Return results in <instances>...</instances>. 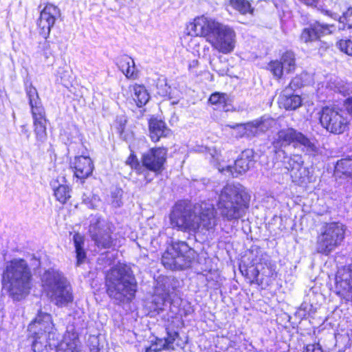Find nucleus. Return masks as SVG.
<instances>
[{
    "label": "nucleus",
    "instance_id": "49530a36",
    "mask_svg": "<svg viewBox=\"0 0 352 352\" xmlns=\"http://www.w3.org/2000/svg\"><path fill=\"white\" fill-rule=\"evenodd\" d=\"M209 50H210V48H209V47H208V46H206V47L204 48V51H206V50L209 51Z\"/></svg>",
    "mask_w": 352,
    "mask_h": 352
},
{
    "label": "nucleus",
    "instance_id": "aec40b11",
    "mask_svg": "<svg viewBox=\"0 0 352 352\" xmlns=\"http://www.w3.org/2000/svg\"><path fill=\"white\" fill-rule=\"evenodd\" d=\"M255 152L252 148H245L241 152L232 166H227L226 170L232 173L241 175L246 173L254 164Z\"/></svg>",
    "mask_w": 352,
    "mask_h": 352
},
{
    "label": "nucleus",
    "instance_id": "ea45409f",
    "mask_svg": "<svg viewBox=\"0 0 352 352\" xmlns=\"http://www.w3.org/2000/svg\"><path fill=\"white\" fill-rule=\"evenodd\" d=\"M302 352H324L320 342L306 344L302 349Z\"/></svg>",
    "mask_w": 352,
    "mask_h": 352
},
{
    "label": "nucleus",
    "instance_id": "9b49d317",
    "mask_svg": "<svg viewBox=\"0 0 352 352\" xmlns=\"http://www.w3.org/2000/svg\"><path fill=\"white\" fill-rule=\"evenodd\" d=\"M258 265H261L260 270L251 266L241 270L242 274L250 280L249 284L250 285L253 284L261 286L271 285L278 275L276 263L268 258H261L259 260Z\"/></svg>",
    "mask_w": 352,
    "mask_h": 352
},
{
    "label": "nucleus",
    "instance_id": "58836bf2",
    "mask_svg": "<svg viewBox=\"0 0 352 352\" xmlns=\"http://www.w3.org/2000/svg\"><path fill=\"white\" fill-rule=\"evenodd\" d=\"M165 348L162 344V339L156 338L152 341L149 346L146 348L145 352H163Z\"/></svg>",
    "mask_w": 352,
    "mask_h": 352
},
{
    "label": "nucleus",
    "instance_id": "f03ea898",
    "mask_svg": "<svg viewBox=\"0 0 352 352\" xmlns=\"http://www.w3.org/2000/svg\"><path fill=\"white\" fill-rule=\"evenodd\" d=\"M184 200L177 201L169 214L171 228L182 232L196 234L202 232H213L218 225L217 211L213 205L201 204L198 210Z\"/></svg>",
    "mask_w": 352,
    "mask_h": 352
},
{
    "label": "nucleus",
    "instance_id": "cd10ccee",
    "mask_svg": "<svg viewBox=\"0 0 352 352\" xmlns=\"http://www.w3.org/2000/svg\"><path fill=\"white\" fill-rule=\"evenodd\" d=\"M53 195L55 200L64 206L70 204L72 197V188L68 184H58L53 188Z\"/></svg>",
    "mask_w": 352,
    "mask_h": 352
},
{
    "label": "nucleus",
    "instance_id": "423d86ee",
    "mask_svg": "<svg viewBox=\"0 0 352 352\" xmlns=\"http://www.w3.org/2000/svg\"><path fill=\"white\" fill-rule=\"evenodd\" d=\"M54 329L52 315L39 309L27 329V339L31 342L33 352H51L52 346L49 340Z\"/></svg>",
    "mask_w": 352,
    "mask_h": 352
},
{
    "label": "nucleus",
    "instance_id": "412c9836",
    "mask_svg": "<svg viewBox=\"0 0 352 352\" xmlns=\"http://www.w3.org/2000/svg\"><path fill=\"white\" fill-rule=\"evenodd\" d=\"M31 114L36 140L39 143H43L47 139V125L49 122L45 109L31 111Z\"/></svg>",
    "mask_w": 352,
    "mask_h": 352
},
{
    "label": "nucleus",
    "instance_id": "b1692460",
    "mask_svg": "<svg viewBox=\"0 0 352 352\" xmlns=\"http://www.w3.org/2000/svg\"><path fill=\"white\" fill-rule=\"evenodd\" d=\"M116 63L127 79L136 80L139 78L140 72L135 68V62L131 56L122 54L117 57Z\"/></svg>",
    "mask_w": 352,
    "mask_h": 352
},
{
    "label": "nucleus",
    "instance_id": "1a4fd4ad",
    "mask_svg": "<svg viewBox=\"0 0 352 352\" xmlns=\"http://www.w3.org/2000/svg\"><path fill=\"white\" fill-rule=\"evenodd\" d=\"M346 232V225L339 221L323 223L316 236V252L321 255L329 256L333 251L344 243Z\"/></svg>",
    "mask_w": 352,
    "mask_h": 352
},
{
    "label": "nucleus",
    "instance_id": "2f4dec72",
    "mask_svg": "<svg viewBox=\"0 0 352 352\" xmlns=\"http://www.w3.org/2000/svg\"><path fill=\"white\" fill-rule=\"evenodd\" d=\"M25 92L28 98L30 111L44 109L36 87L30 85L26 87Z\"/></svg>",
    "mask_w": 352,
    "mask_h": 352
},
{
    "label": "nucleus",
    "instance_id": "2eb2a0df",
    "mask_svg": "<svg viewBox=\"0 0 352 352\" xmlns=\"http://www.w3.org/2000/svg\"><path fill=\"white\" fill-rule=\"evenodd\" d=\"M336 294L346 302L352 301V263L340 267L335 276Z\"/></svg>",
    "mask_w": 352,
    "mask_h": 352
},
{
    "label": "nucleus",
    "instance_id": "a878e982",
    "mask_svg": "<svg viewBox=\"0 0 352 352\" xmlns=\"http://www.w3.org/2000/svg\"><path fill=\"white\" fill-rule=\"evenodd\" d=\"M129 89L132 91L131 96L138 107H142L148 102L150 96L144 85L134 83Z\"/></svg>",
    "mask_w": 352,
    "mask_h": 352
},
{
    "label": "nucleus",
    "instance_id": "bb28decb",
    "mask_svg": "<svg viewBox=\"0 0 352 352\" xmlns=\"http://www.w3.org/2000/svg\"><path fill=\"white\" fill-rule=\"evenodd\" d=\"M333 172L339 178L352 179V157L346 156L338 160L334 166Z\"/></svg>",
    "mask_w": 352,
    "mask_h": 352
},
{
    "label": "nucleus",
    "instance_id": "473e14b6",
    "mask_svg": "<svg viewBox=\"0 0 352 352\" xmlns=\"http://www.w3.org/2000/svg\"><path fill=\"white\" fill-rule=\"evenodd\" d=\"M166 337L164 338V342L162 344L166 350H175V347L173 346L175 342L180 340L179 333L177 331H166ZM176 346L178 348L184 349V344H180L179 342H176Z\"/></svg>",
    "mask_w": 352,
    "mask_h": 352
},
{
    "label": "nucleus",
    "instance_id": "f3484780",
    "mask_svg": "<svg viewBox=\"0 0 352 352\" xmlns=\"http://www.w3.org/2000/svg\"><path fill=\"white\" fill-rule=\"evenodd\" d=\"M90 237L95 245L101 249H110L116 246V239L113 236V230L109 224L100 225L97 221L90 226Z\"/></svg>",
    "mask_w": 352,
    "mask_h": 352
},
{
    "label": "nucleus",
    "instance_id": "4c0bfd02",
    "mask_svg": "<svg viewBox=\"0 0 352 352\" xmlns=\"http://www.w3.org/2000/svg\"><path fill=\"white\" fill-rule=\"evenodd\" d=\"M336 45L341 52L349 56H352V41L351 39H340Z\"/></svg>",
    "mask_w": 352,
    "mask_h": 352
},
{
    "label": "nucleus",
    "instance_id": "0eeeda50",
    "mask_svg": "<svg viewBox=\"0 0 352 352\" xmlns=\"http://www.w3.org/2000/svg\"><path fill=\"white\" fill-rule=\"evenodd\" d=\"M9 283L10 295L19 300L29 294L31 288L32 273L23 259L11 261L3 273Z\"/></svg>",
    "mask_w": 352,
    "mask_h": 352
},
{
    "label": "nucleus",
    "instance_id": "a211bd4d",
    "mask_svg": "<svg viewBox=\"0 0 352 352\" xmlns=\"http://www.w3.org/2000/svg\"><path fill=\"white\" fill-rule=\"evenodd\" d=\"M148 137L151 141L156 144L162 138L171 135L172 131L166 122L155 116H151L148 120Z\"/></svg>",
    "mask_w": 352,
    "mask_h": 352
},
{
    "label": "nucleus",
    "instance_id": "ddd939ff",
    "mask_svg": "<svg viewBox=\"0 0 352 352\" xmlns=\"http://www.w3.org/2000/svg\"><path fill=\"white\" fill-rule=\"evenodd\" d=\"M296 68V54L292 50L285 51L279 58L270 60L266 66V69L278 81L284 79L287 75L294 74Z\"/></svg>",
    "mask_w": 352,
    "mask_h": 352
},
{
    "label": "nucleus",
    "instance_id": "79ce46f5",
    "mask_svg": "<svg viewBox=\"0 0 352 352\" xmlns=\"http://www.w3.org/2000/svg\"><path fill=\"white\" fill-rule=\"evenodd\" d=\"M347 112L352 116V96L346 98L344 101Z\"/></svg>",
    "mask_w": 352,
    "mask_h": 352
},
{
    "label": "nucleus",
    "instance_id": "dca6fc26",
    "mask_svg": "<svg viewBox=\"0 0 352 352\" xmlns=\"http://www.w3.org/2000/svg\"><path fill=\"white\" fill-rule=\"evenodd\" d=\"M336 27L333 24H327L315 21L304 28L299 35L300 42L311 44L321 41L322 38L333 34Z\"/></svg>",
    "mask_w": 352,
    "mask_h": 352
},
{
    "label": "nucleus",
    "instance_id": "a19ab883",
    "mask_svg": "<svg viewBox=\"0 0 352 352\" xmlns=\"http://www.w3.org/2000/svg\"><path fill=\"white\" fill-rule=\"evenodd\" d=\"M127 124V120L126 119H119L116 121V129L117 133L120 135H122L125 131L126 126Z\"/></svg>",
    "mask_w": 352,
    "mask_h": 352
},
{
    "label": "nucleus",
    "instance_id": "f8f14e48",
    "mask_svg": "<svg viewBox=\"0 0 352 352\" xmlns=\"http://www.w3.org/2000/svg\"><path fill=\"white\" fill-rule=\"evenodd\" d=\"M274 144L279 146H287L292 145L294 148L302 146L306 152L311 155H316L318 152L316 144L302 132L294 128L287 127L279 130Z\"/></svg>",
    "mask_w": 352,
    "mask_h": 352
},
{
    "label": "nucleus",
    "instance_id": "6ab92c4d",
    "mask_svg": "<svg viewBox=\"0 0 352 352\" xmlns=\"http://www.w3.org/2000/svg\"><path fill=\"white\" fill-rule=\"evenodd\" d=\"M71 168L74 173V177L84 183L86 179L91 176L94 164L89 156L78 155L74 157Z\"/></svg>",
    "mask_w": 352,
    "mask_h": 352
},
{
    "label": "nucleus",
    "instance_id": "5701e85b",
    "mask_svg": "<svg viewBox=\"0 0 352 352\" xmlns=\"http://www.w3.org/2000/svg\"><path fill=\"white\" fill-rule=\"evenodd\" d=\"M176 255L181 261L180 263L184 264V268L189 267L194 258L195 251L191 248L187 242L182 241H177L172 243L170 245Z\"/></svg>",
    "mask_w": 352,
    "mask_h": 352
},
{
    "label": "nucleus",
    "instance_id": "f257e3e1",
    "mask_svg": "<svg viewBox=\"0 0 352 352\" xmlns=\"http://www.w3.org/2000/svg\"><path fill=\"white\" fill-rule=\"evenodd\" d=\"M187 28L193 34L188 32L184 39L186 41V47L192 52H199L197 36L204 38L214 50L223 54H231L235 49L236 34L234 28L215 18L206 14L195 16Z\"/></svg>",
    "mask_w": 352,
    "mask_h": 352
},
{
    "label": "nucleus",
    "instance_id": "39448f33",
    "mask_svg": "<svg viewBox=\"0 0 352 352\" xmlns=\"http://www.w3.org/2000/svg\"><path fill=\"white\" fill-rule=\"evenodd\" d=\"M250 206V199L242 190L234 184H226L221 190L217 206L223 220L238 221L243 217Z\"/></svg>",
    "mask_w": 352,
    "mask_h": 352
},
{
    "label": "nucleus",
    "instance_id": "c03bdc74",
    "mask_svg": "<svg viewBox=\"0 0 352 352\" xmlns=\"http://www.w3.org/2000/svg\"><path fill=\"white\" fill-rule=\"evenodd\" d=\"M244 126L243 124H235L233 125H228V126L232 129H238V128H239L241 126Z\"/></svg>",
    "mask_w": 352,
    "mask_h": 352
},
{
    "label": "nucleus",
    "instance_id": "393cba45",
    "mask_svg": "<svg viewBox=\"0 0 352 352\" xmlns=\"http://www.w3.org/2000/svg\"><path fill=\"white\" fill-rule=\"evenodd\" d=\"M208 104L214 106L216 109H220L225 112L234 111L232 100L226 93L219 91L212 93L208 99Z\"/></svg>",
    "mask_w": 352,
    "mask_h": 352
},
{
    "label": "nucleus",
    "instance_id": "20e7f679",
    "mask_svg": "<svg viewBox=\"0 0 352 352\" xmlns=\"http://www.w3.org/2000/svg\"><path fill=\"white\" fill-rule=\"evenodd\" d=\"M105 292L110 298L123 300L134 298L137 281L131 267L118 262L104 273Z\"/></svg>",
    "mask_w": 352,
    "mask_h": 352
},
{
    "label": "nucleus",
    "instance_id": "7ed1b4c3",
    "mask_svg": "<svg viewBox=\"0 0 352 352\" xmlns=\"http://www.w3.org/2000/svg\"><path fill=\"white\" fill-rule=\"evenodd\" d=\"M168 151L167 147L153 146L143 153L140 160L135 151L131 149L124 164L135 172L138 180L146 185L153 180L151 173L158 176L165 170Z\"/></svg>",
    "mask_w": 352,
    "mask_h": 352
},
{
    "label": "nucleus",
    "instance_id": "e433bc0d",
    "mask_svg": "<svg viewBox=\"0 0 352 352\" xmlns=\"http://www.w3.org/2000/svg\"><path fill=\"white\" fill-rule=\"evenodd\" d=\"M304 82L305 81L302 77L300 75L297 74L291 78L289 82L284 88L295 91L302 88L304 86Z\"/></svg>",
    "mask_w": 352,
    "mask_h": 352
},
{
    "label": "nucleus",
    "instance_id": "c9c22d12",
    "mask_svg": "<svg viewBox=\"0 0 352 352\" xmlns=\"http://www.w3.org/2000/svg\"><path fill=\"white\" fill-rule=\"evenodd\" d=\"M340 23L344 25V28L352 29V6L347 8L345 12L340 16Z\"/></svg>",
    "mask_w": 352,
    "mask_h": 352
},
{
    "label": "nucleus",
    "instance_id": "4468645a",
    "mask_svg": "<svg viewBox=\"0 0 352 352\" xmlns=\"http://www.w3.org/2000/svg\"><path fill=\"white\" fill-rule=\"evenodd\" d=\"M60 17L61 11L57 6L49 2L45 3L36 21V27L39 34L43 38L47 39L50 36L51 30L54 26L56 20Z\"/></svg>",
    "mask_w": 352,
    "mask_h": 352
},
{
    "label": "nucleus",
    "instance_id": "72a5a7b5",
    "mask_svg": "<svg viewBox=\"0 0 352 352\" xmlns=\"http://www.w3.org/2000/svg\"><path fill=\"white\" fill-rule=\"evenodd\" d=\"M184 325L182 316L176 313L174 316L168 317L165 325L166 331H175V329L182 327Z\"/></svg>",
    "mask_w": 352,
    "mask_h": 352
},
{
    "label": "nucleus",
    "instance_id": "a18cd8bd",
    "mask_svg": "<svg viewBox=\"0 0 352 352\" xmlns=\"http://www.w3.org/2000/svg\"><path fill=\"white\" fill-rule=\"evenodd\" d=\"M64 352H78V351L76 349H69L68 351H67V350L64 351Z\"/></svg>",
    "mask_w": 352,
    "mask_h": 352
},
{
    "label": "nucleus",
    "instance_id": "7c9ffc66",
    "mask_svg": "<svg viewBox=\"0 0 352 352\" xmlns=\"http://www.w3.org/2000/svg\"><path fill=\"white\" fill-rule=\"evenodd\" d=\"M228 3L234 10L241 15H254L255 8L250 0H229Z\"/></svg>",
    "mask_w": 352,
    "mask_h": 352
},
{
    "label": "nucleus",
    "instance_id": "c85d7f7f",
    "mask_svg": "<svg viewBox=\"0 0 352 352\" xmlns=\"http://www.w3.org/2000/svg\"><path fill=\"white\" fill-rule=\"evenodd\" d=\"M172 249L168 246L162 256V263L168 269L173 270H184V264L180 263L178 257H176L175 254Z\"/></svg>",
    "mask_w": 352,
    "mask_h": 352
},
{
    "label": "nucleus",
    "instance_id": "4be33fe9",
    "mask_svg": "<svg viewBox=\"0 0 352 352\" xmlns=\"http://www.w3.org/2000/svg\"><path fill=\"white\" fill-rule=\"evenodd\" d=\"M278 104L285 111H295L302 104L301 96L289 92V89L283 88L278 98Z\"/></svg>",
    "mask_w": 352,
    "mask_h": 352
},
{
    "label": "nucleus",
    "instance_id": "f704fd0d",
    "mask_svg": "<svg viewBox=\"0 0 352 352\" xmlns=\"http://www.w3.org/2000/svg\"><path fill=\"white\" fill-rule=\"evenodd\" d=\"M188 72L192 78H198L204 74V71L201 69L200 63L198 59H194L188 63Z\"/></svg>",
    "mask_w": 352,
    "mask_h": 352
},
{
    "label": "nucleus",
    "instance_id": "9d476101",
    "mask_svg": "<svg viewBox=\"0 0 352 352\" xmlns=\"http://www.w3.org/2000/svg\"><path fill=\"white\" fill-rule=\"evenodd\" d=\"M319 122L330 133L340 135L349 129L350 120L345 110L335 104L326 105L319 112Z\"/></svg>",
    "mask_w": 352,
    "mask_h": 352
},
{
    "label": "nucleus",
    "instance_id": "37998d69",
    "mask_svg": "<svg viewBox=\"0 0 352 352\" xmlns=\"http://www.w3.org/2000/svg\"><path fill=\"white\" fill-rule=\"evenodd\" d=\"M299 1L307 6L316 7L320 0H299Z\"/></svg>",
    "mask_w": 352,
    "mask_h": 352
},
{
    "label": "nucleus",
    "instance_id": "6e6552de",
    "mask_svg": "<svg viewBox=\"0 0 352 352\" xmlns=\"http://www.w3.org/2000/svg\"><path fill=\"white\" fill-rule=\"evenodd\" d=\"M47 296L57 307L67 306L74 301L73 289L63 273L54 269L44 272Z\"/></svg>",
    "mask_w": 352,
    "mask_h": 352
},
{
    "label": "nucleus",
    "instance_id": "c756f323",
    "mask_svg": "<svg viewBox=\"0 0 352 352\" xmlns=\"http://www.w3.org/2000/svg\"><path fill=\"white\" fill-rule=\"evenodd\" d=\"M74 244L76 252V265L80 266L85 263L87 258V252L84 248L85 237L79 232H75L73 236Z\"/></svg>",
    "mask_w": 352,
    "mask_h": 352
}]
</instances>
